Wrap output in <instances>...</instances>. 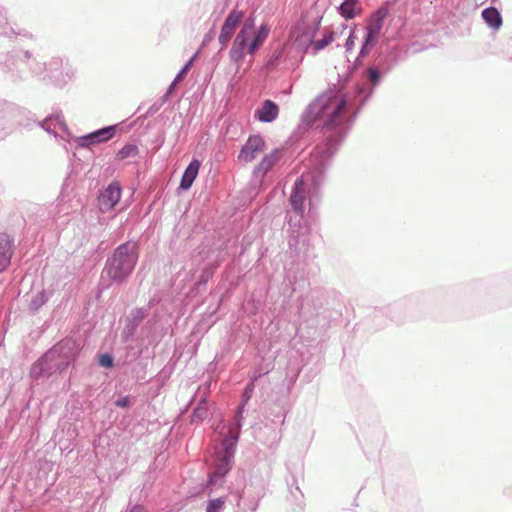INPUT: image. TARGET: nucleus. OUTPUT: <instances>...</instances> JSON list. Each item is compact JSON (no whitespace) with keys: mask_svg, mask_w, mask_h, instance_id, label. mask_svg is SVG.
<instances>
[{"mask_svg":"<svg viewBox=\"0 0 512 512\" xmlns=\"http://www.w3.org/2000/svg\"><path fill=\"white\" fill-rule=\"evenodd\" d=\"M129 404H130V400L128 397H123L116 401V406H118V407H127V406H129Z\"/></svg>","mask_w":512,"mask_h":512,"instance_id":"nucleus-26","label":"nucleus"},{"mask_svg":"<svg viewBox=\"0 0 512 512\" xmlns=\"http://www.w3.org/2000/svg\"><path fill=\"white\" fill-rule=\"evenodd\" d=\"M138 154V148L136 145L128 144L124 146L121 150L117 153V158L120 160H124L127 158H134Z\"/></svg>","mask_w":512,"mask_h":512,"instance_id":"nucleus-20","label":"nucleus"},{"mask_svg":"<svg viewBox=\"0 0 512 512\" xmlns=\"http://www.w3.org/2000/svg\"><path fill=\"white\" fill-rule=\"evenodd\" d=\"M200 165H201L200 161L197 159H194L193 161H191V163L186 168V170L182 176L181 182H180V187L182 189L187 190L192 186L194 180L196 179V177L198 175Z\"/></svg>","mask_w":512,"mask_h":512,"instance_id":"nucleus-14","label":"nucleus"},{"mask_svg":"<svg viewBox=\"0 0 512 512\" xmlns=\"http://www.w3.org/2000/svg\"><path fill=\"white\" fill-rule=\"evenodd\" d=\"M382 26H383V17L380 15V12L375 13L367 21L366 32L380 36Z\"/></svg>","mask_w":512,"mask_h":512,"instance_id":"nucleus-18","label":"nucleus"},{"mask_svg":"<svg viewBox=\"0 0 512 512\" xmlns=\"http://www.w3.org/2000/svg\"><path fill=\"white\" fill-rule=\"evenodd\" d=\"M137 259V244L126 242L120 245L107 261L105 272L112 281L121 282L132 273Z\"/></svg>","mask_w":512,"mask_h":512,"instance_id":"nucleus-2","label":"nucleus"},{"mask_svg":"<svg viewBox=\"0 0 512 512\" xmlns=\"http://www.w3.org/2000/svg\"><path fill=\"white\" fill-rule=\"evenodd\" d=\"M269 33L270 28L268 25L262 24L256 30L254 20H247L233 41L229 52L231 59L236 62L243 60L246 51L248 54L253 55L264 44Z\"/></svg>","mask_w":512,"mask_h":512,"instance_id":"nucleus-1","label":"nucleus"},{"mask_svg":"<svg viewBox=\"0 0 512 512\" xmlns=\"http://www.w3.org/2000/svg\"><path fill=\"white\" fill-rule=\"evenodd\" d=\"M337 35H338V33L336 31L332 30L331 28L325 29L323 32L322 38L314 41V43H313L314 51L318 52V51L324 49L325 47H327L328 45H330L332 42H334Z\"/></svg>","mask_w":512,"mask_h":512,"instance_id":"nucleus-16","label":"nucleus"},{"mask_svg":"<svg viewBox=\"0 0 512 512\" xmlns=\"http://www.w3.org/2000/svg\"><path fill=\"white\" fill-rule=\"evenodd\" d=\"M345 106L346 100L341 94L329 92L310 105V112L316 119H322L326 126L337 125L342 121Z\"/></svg>","mask_w":512,"mask_h":512,"instance_id":"nucleus-3","label":"nucleus"},{"mask_svg":"<svg viewBox=\"0 0 512 512\" xmlns=\"http://www.w3.org/2000/svg\"><path fill=\"white\" fill-rule=\"evenodd\" d=\"M281 56V52H278L275 56H272L271 59L268 62V65L271 67H274L277 65V61Z\"/></svg>","mask_w":512,"mask_h":512,"instance_id":"nucleus-27","label":"nucleus"},{"mask_svg":"<svg viewBox=\"0 0 512 512\" xmlns=\"http://www.w3.org/2000/svg\"><path fill=\"white\" fill-rule=\"evenodd\" d=\"M244 16V13L240 10L233 9L225 19L221 32L219 35V42L221 45L226 46L231 40L237 26L240 24Z\"/></svg>","mask_w":512,"mask_h":512,"instance_id":"nucleus-8","label":"nucleus"},{"mask_svg":"<svg viewBox=\"0 0 512 512\" xmlns=\"http://www.w3.org/2000/svg\"><path fill=\"white\" fill-rule=\"evenodd\" d=\"M14 252V239L6 232H0V273L7 269Z\"/></svg>","mask_w":512,"mask_h":512,"instance_id":"nucleus-9","label":"nucleus"},{"mask_svg":"<svg viewBox=\"0 0 512 512\" xmlns=\"http://www.w3.org/2000/svg\"><path fill=\"white\" fill-rule=\"evenodd\" d=\"M279 107L271 100H265L261 107L255 111V118L260 122H272L278 117Z\"/></svg>","mask_w":512,"mask_h":512,"instance_id":"nucleus-10","label":"nucleus"},{"mask_svg":"<svg viewBox=\"0 0 512 512\" xmlns=\"http://www.w3.org/2000/svg\"><path fill=\"white\" fill-rule=\"evenodd\" d=\"M367 73H368V79L369 81L373 84V85H376L378 84L379 80H380V72L377 68L375 67H370L368 70H367Z\"/></svg>","mask_w":512,"mask_h":512,"instance_id":"nucleus-24","label":"nucleus"},{"mask_svg":"<svg viewBox=\"0 0 512 512\" xmlns=\"http://www.w3.org/2000/svg\"><path fill=\"white\" fill-rule=\"evenodd\" d=\"M318 29V23H308L301 20L292 28L289 41L296 49L305 53L310 46L313 47L314 38Z\"/></svg>","mask_w":512,"mask_h":512,"instance_id":"nucleus-4","label":"nucleus"},{"mask_svg":"<svg viewBox=\"0 0 512 512\" xmlns=\"http://www.w3.org/2000/svg\"><path fill=\"white\" fill-rule=\"evenodd\" d=\"M99 364L103 367H112L113 359L108 354L101 355L99 359Z\"/></svg>","mask_w":512,"mask_h":512,"instance_id":"nucleus-25","label":"nucleus"},{"mask_svg":"<svg viewBox=\"0 0 512 512\" xmlns=\"http://www.w3.org/2000/svg\"><path fill=\"white\" fill-rule=\"evenodd\" d=\"M115 133V127L110 126L103 129H100L96 132L90 133L89 135L82 138L84 144L91 145L96 143H101L109 140L113 137Z\"/></svg>","mask_w":512,"mask_h":512,"instance_id":"nucleus-13","label":"nucleus"},{"mask_svg":"<svg viewBox=\"0 0 512 512\" xmlns=\"http://www.w3.org/2000/svg\"><path fill=\"white\" fill-rule=\"evenodd\" d=\"M202 413H203V411H202L200 408H198V409H196V410L194 411V417H195V416H202Z\"/></svg>","mask_w":512,"mask_h":512,"instance_id":"nucleus-29","label":"nucleus"},{"mask_svg":"<svg viewBox=\"0 0 512 512\" xmlns=\"http://www.w3.org/2000/svg\"><path fill=\"white\" fill-rule=\"evenodd\" d=\"M362 6L359 0H344L339 6V14L346 20L354 19L362 14Z\"/></svg>","mask_w":512,"mask_h":512,"instance_id":"nucleus-12","label":"nucleus"},{"mask_svg":"<svg viewBox=\"0 0 512 512\" xmlns=\"http://www.w3.org/2000/svg\"><path fill=\"white\" fill-rule=\"evenodd\" d=\"M346 28H347V25H346V24H343V25H342V30H341L340 34H342V32H343Z\"/></svg>","mask_w":512,"mask_h":512,"instance_id":"nucleus-30","label":"nucleus"},{"mask_svg":"<svg viewBox=\"0 0 512 512\" xmlns=\"http://www.w3.org/2000/svg\"><path fill=\"white\" fill-rule=\"evenodd\" d=\"M279 160L278 151L274 150L266 154L257 166V170L262 173H267Z\"/></svg>","mask_w":512,"mask_h":512,"instance_id":"nucleus-17","label":"nucleus"},{"mask_svg":"<svg viewBox=\"0 0 512 512\" xmlns=\"http://www.w3.org/2000/svg\"><path fill=\"white\" fill-rule=\"evenodd\" d=\"M379 37V35L370 34L366 32V37L360 50V56H367L372 50V48L377 44Z\"/></svg>","mask_w":512,"mask_h":512,"instance_id":"nucleus-19","label":"nucleus"},{"mask_svg":"<svg viewBox=\"0 0 512 512\" xmlns=\"http://www.w3.org/2000/svg\"><path fill=\"white\" fill-rule=\"evenodd\" d=\"M130 512H146V510L142 506L133 507Z\"/></svg>","mask_w":512,"mask_h":512,"instance_id":"nucleus-28","label":"nucleus"},{"mask_svg":"<svg viewBox=\"0 0 512 512\" xmlns=\"http://www.w3.org/2000/svg\"><path fill=\"white\" fill-rule=\"evenodd\" d=\"M265 151V141L259 135L248 138L239 153V160L245 163L252 162Z\"/></svg>","mask_w":512,"mask_h":512,"instance_id":"nucleus-7","label":"nucleus"},{"mask_svg":"<svg viewBox=\"0 0 512 512\" xmlns=\"http://www.w3.org/2000/svg\"><path fill=\"white\" fill-rule=\"evenodd\" d=\"M356 28H357V25L354 24L351 31H350V34L346 40V44H345V47H346V50L348 52H351L353 49H354V46H355V42H356V35H355V32H356Z\"/></svg>","mask_w":512,"mask_h":512,"instance_id":"nucleus-22","label":"nucleus"},{"mask_svg":"<svg viewBox=\"0 0 512 512\" xmlns=\"http://www.w3.org/2000/svg\"><path fill=\"white\" fill-rule=\"evenodd\" d=\"M192 62H193V58L190 59L188 61V63L182 68V70L177 74V76L175 77L173 83L171 84V86L169 88V91H171L178 82H181L185 78L188 70L190 69V67L192 65Z\"/></svg>","mask_w":512,"mask_h":512,"instance_id":"nucleus-21","label":"nucleus"},{"mask_svg":"<svg viewBox=\"0 0 512 512\" xmlns=\"http://www.w3.org/2000/svg\"><path fill=\"white\" fill-rule=\"evenodd\" d=\"M121 198V187L118 182L110 183L100 192L98 207L102 213L108 212L115 207Z\"/></svg>","mask_w":512,"mask_h":512,"instance_id":"nucleus-6","label":"nucleus"},{"mask_svg":"<svg viewBox=\"0 0 512 512\" xmlns=\"http://www.w3.org/2000/svg\"><path fill=\"white\" fill-rule=\"evenodd\" d=\"M226 442L227 441H224V443H223V445H224L223 451L219 452V454H220L219 462L216 464V469H215L214 473L211 475V481L216 476H218V477L224 476L230 469V461L232 458V452L227 447Z\"/></svg>","mask_w":512,"mask_h":512,"instance_id":"nucleus-11","label":"nucleus"},{"mask_svg":"<svg viewBox=\"0 0 512 512\" xmlns=\"http://www.w3.org/2000/svg\"><path fill=\"white\" fill-rule=\"evenodd\" d=\"M35 371H36V366H34V367L32 368V371H31L32 375H36V372H35Z\"/></svg>","mask_w":512,"mask_h":512,"instance_id":"nucleus-31","label":"nucleus"},{"mask_svg":"<svg viewBox=\"0 0 512 512\" xmlns=\"http://www.w3.org/2000/svg\"><path fill=\"white\" fill-rule=\"evenodd\" d=\"M310 188L307 183H305L303 177L297 179L294 183L289 202L292 207L294 213H296L301 218L304 213V202L309 197Z\"/></svg>","mask_w":512,"mask_h":512,"instance_id":"nucleus-5","label":"nucleus"},{"mask_svg":"<svg viewBox=\"0 0 512 512\" xmlns=\"http://www.w3.org/2000/svg\"><path fill=\"white\" fill-rule=\"evenodd\" d=\"M482 17L488 26L498 29L502 25V18L499 11L494 7L486 8L482 11Z\"/></svg>","mask_w":512,"mask_h":512,"instance_id":"nucleus-15","label":"nucleus"},{"mask_svg":"<svg viewBox=\"0 0 512 512\" xmlns=\"http://www.w3.org/2000/svg\"><path fill=\"white\" fill-rule=\"evenodd\" d=\"M224 505V500L221 498H217L211 500L207 506L206 512H219Z\"/></svg>","mask_w":512,"mask_h":512,"instance_id":"nucleus-23","label":"nucleus"}]
</instances>
